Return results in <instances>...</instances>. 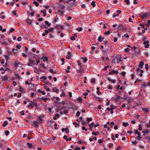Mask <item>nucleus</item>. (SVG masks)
<instances>
[{"label": "nucleus", "mask_w": 150, "mask_h": 150, "mask_svg": "<svg viewBox=\"0 0 150 150\" xmlns=\"http://www.w3.org/2000/svg\"><path fill=\"white\" fill-rule=\"evenodd\" d=\"M33 57H34L35 59H36V63H35V61L32 60L31 58H29V62L28 63V65L29 66H32V64H33L34 65L38 64L40 62V60L39 59H37V58L36 57L37 55L35 54H33Z\"/></svg>", "instance_id": "obj_1"}, {"label": "nucleus", "mask_w": 150, "mask_h": 150, "mask_svg": "<svg viewBox=\"0 0 150 150\" xmlns=\"http://www.w3.org/2000/svg\"><path fill=\"white\" fill-rule=\"evenodd\" d=\"M32 125L35 128L38 127L39 126V122L37 120H34L32 122Z\"/></svg>", "instance_id": "obj_2"}, {"label": "nucleus", "mask_w": 150, "mask_h": 150, "mask_svg": "<svg viewBox=\"0 0 150 150\" xmlns=\"http://www.w3.org/2000/svg\"><path fill=\"white\" fill-rule=\"evenodd\" d=\"M37 105L36 103L34 102L33 101H31L29 105L28 106L29 108H33L34 106H36Z\"/></svg>", "instance_id": "obj_3"}, {"label": "nucleus", "mask_w": 150, "mask_h": 150, "mask_svg": "<svg viewBox=\"0 0 150 150\" xmlns=\"http://www.w3.org/2000/svg\"><path fill=\"white\" fill-rule=\"evenodd\" d=\"M37 117L38 120L39 121V122L40 123H41L43 120V118L44 117L43 115H38L37 116Z\"/></svg>", "instance_id": "obj_4"}, {"label": "nucleus", "mask_w": 150, "mask_h": 150, "mask_svg": "<svg viewBox=\"0 0 150 150\" xmlns=\"http://www.w3.org/2000/svg\"><path fill=\"white\" fill-rule=\"evenodd\" d=\"M150 16V13H144L140 16L141 18L143 19L145 18H148L149 16Z\"/></svg>", "instance_id": "obj_5"}, {"label": "nucleus", "mask_w": 150, "mask_h": 150, "mask_svg": "<svg viewBox=\"0 0 150 150\" xmlns=\"http://www.w3.org/2000/svg\"><path fill=\"white\" fill-rule=\"evenodd\" d=\"M121 61L120 59L117 57H115L113 60V62L115 63H119Z\"/></svg>", "instance_id": "obj_6"}, {"label": "nucleus", "mask_w": 150, "mask_h": 150, "mask_svg": "<svg viewBox=\"0 0 150 150\" xmlns=\"http://www.w3.org/2000/svg\"><path fill=\"white\" fill-rule=\"evenodd\" d=\"M149 41H144L143 43V44L145 45L144 47L146 48H148L149 46Z\"/></svg>", "instance_id": "obj_7"}, {"label": "nucleus", "mask_w": 150, "mask_h": 150, "mask_svg": "<svg viewBox=\"0 0 150 150\" xmlns=\"http://www.w3.org/2000/svg\"><path fill=\"white\" fill-rule=\"evenodd\" d=\"M137 71L138 74H139V75L140 76H142V73L144 71L142 70H140L138 68L137 69Z\"/></svg>", "instance_id": "obj_8"}, {"label": "nucleus", "mask_w": 150, "mask_h": 150, "mask_svg": "<svg viewBox=\"0 0 150 150\" xmlns=\"http://www.w3.org/2000/svg\"><path fill=\"white\" fill-rule=\"evenodd\" d=\"M121 10H118L117 11V14H114L113 15V18H115L116 16H118L121 13Z\"/></svg>", "instance_id": "obj_9"}, {"label": "nucleus", "mask_w": 150, "mask_h": 150, "mask_svg": "<svg viewBox=\"0 0 150 150\" xmlns=\"http://www.w3.org/2000/svg\"><path fill=\"white\" fill-rule=\"evenodd\" d=\"M150 130L148 129H143V133L144 135H146L148 134Z\"/></svg>", "instance_id": "obj_10"}, {"label": "nucleus", "mask_w": 150, "mask_h": 150, "mask_svg": "<svg viewBox=\"0 0 150 150\" xmlns=\"http://www.w3.org/2000/svg\"><path fill=\"white\" fill-rule=\"evenodd\" d=\"M77 72L78 73H80V75L81 73H84V70L83 68H81V67H80V69H79L77 70Z\"/></svg>", "instance_id": "obj_11"}, {"label": "nucleus", "mask_w": 150, "mask_h": 150, "mask_svg": "<svg viewBox=\"0 0 150 150\" xmlns=\"http://www.w3.org/2000/svg\"><path fill=\"white\" fill-rule=\"evenodd\" d=\"M118 73V72L117 71L113 70L112 71L110 72H109V75L112 74H117Z\"/></svg>", "instance_id": "obj_12"}, {"label": "nucleus", "mask_w": 150, "mask_h": 150, "mask_svg": "<svg viewBox=\"0 0 150 150\" xmlns=\"http://www.w3.org/2000/svg\"><path fill=\"white\" fill-rule=\"evenodd\" d=\"M134 132L135 134H137L138 136H140L141 135V133L139 132L137 130L135 129L134 131Z\"/></svg>", "instance_id": "obj_13"}, {"label": "nucleus", "mask_w": 150, "mask_h": 150, "mask_svg": "<svg viewBox=\"0 0 150 150\" xmlns=\"http://www.w3.org/2000/svg\"><path fill=\"white\" fill-rule=\"evenodd\" d=\"M108 80L110 82H112L114 84L115 83V81L114 79H112L108 77Z\"/></svg>", "instance_id": "obj_14"}, {"label": "nucleus", "mask_w": 150, "mask_h": 150, "mask_svg": "<svg viewBox=\"0 0 150 150\" xmlns=\"http://www.w3.org/2000/svg\"><path fill=\"white\" fill-rule=\"evenodd\" d=\"M58 11L59 13V14L62 16H63L64 14V11H63L62 10L60 9H59Z\"/></svg>", "instance_id": "obj_15"}, {"label": "nucleus", "mask_w": 150, "mask_h": 150, "mask_svg": "<svg viewBox=\"0 0 150 150\" xmlns=\"http://www.w3.org/2000/svg\"><path fill=\"white\" fill-rule=\"evenodd\" d=\"M77 143L79 144H83L85 143V142L81 140H79L78 141Z\"/></svg>", "instance_id": "obj_16"}, {"label": "nucleus", "mask_w": 150, "mask_h": 150, "mask_svg": "<svg viewBox=\"0 0 150 150\" xmlns=\"http://www.w3.org/2000/svg\"><path fill=\"white\" fill-rule=\"evenodd\" d=\"M71 54L70 52H68V54L66 56V57L68 59H70L71 58Z\"/></svg>", "instance_id": "obj_17"}, {"label": "nucleus", "mask_w": 150, "mask_h": 150, "mask_svg": "<svg viewBox=\"0 0 150 150\" xmlns=\"http://www.w3.org/2000/svg\"><path fill=\"white\" fill-rule=\"evenodd\" d=\"M59 115L58 113L56 114L54 117H53V119L54 120H56L57 118H59Z\"/></svg>", "instance_id": "obj_18"}, {"label": "nucleus", "mask_w": 150, "mask_h": 150, "mask_svg": "<svg viewBox=\"0 0 150 150\" xmlns=\"http://www.w3.org/2000/svg\"><path fill=\"white\" fill-rule=\"evenodd\" d=\"M26 144L28 146L29 148H33V149L34 148V147L33 146L32 144L28 143Z\"/></svg>", "instance_id": "obj_19"}, {"label": "nucleus", "mask_w": 150, "mask_h": 150, "mask_svg": "<svg viewBox=\"0 0 150 150\" xmlns=\"http://www.w3.org/2000/svg\"><path fill=\"white\" fill-rule=\"evenodd\" d=\"M58 7L60 8L61 9H64L65 8V6L64 5H62L61 4H59Z\"/></svg>", "instance_id": "obj_20"}, {"label": "nucleus", "mask_w": 150, "mask_h": 150, "mask_svg": "<svg viewBox=\"0 0 150 150\" xmlns=\"http://www.w3.org/2000/svg\"><path fill=\"white\" fill-rule=\"evenodd\" d=\"M53 91L57 93H58L59 92V90L56 88L54 87L53 89Z\"/></svg>", "instance_id": "obj_21"}, {"label": "nucleus", "mask_w": 150, "mask_h": 150, "mask_svg": "<svg viewBox=\"0 0 150 150\" xmlns=\"http://www.w3.org/2000/svg\"><path fill=\"white\" fill-rule=\"evenodd\" d=\"M41 12L43 13V16H45L46 15V10L45 9H44L43 10H41Z\"/></svg>", "instance_id": "obj_22"}, {"label": "nucleus", "mask_w": 150, "mask_h": 150, "mask_svg": "<svg viewBox=\"0 0 150 150\" xmlns=\"http://www.w3.org/2000/svg\"><path fill=\"white\" fill-rule=\"evenodd\" d=\"M41 100H43L44 102H46V101L47 100H50V98H41Z\"/></svg>", "instance_id": "obj_23"}, {"label": "nucleus", "mask_w": 150, "mask_h": 150, "mask_svg": "<svg viewBox=\"0 0 150 150\" xmlns=\"http://www.w3.org/2000/svg\"><path fill=\"white\" fill-rule=\"evenodd\" d=\"M123 28V25L122 24H120L118 25V29L121 30Z\"/></svg>", "instance_id": "obj_24"}, {"label": "nucleus", "mask_w": 150, "mask_h": 150, "mask_svg": "<svg viewBox=\"0 0 150 150\" xmlns=\"http://www.w3.org/2000/svg\"><path fill=\"white\" fill-rule=\"evenodd\" d=\"M18 90L19 91L23 93L25 92L24 91L23 89L21 86H20L18 88Z\"/></svg>", "instance_id": "obj_25"}, {"label": "nucleus", "mask_w": 150, "mask_h": 150, "mask_svg": "<svg viewBox=\"0 0 150 150\" xmlns=\"http://www.w3.org/2000/svg\"><path fill=\"white\" fill-rule=\"evenodd\" d=\"M42 59H43V61L44 62H46L48 61L47 58L46 57H42Z\"/></svg>", "instance_id": "obj_26"}, {"label": "nucleus", "mask_w": 150, "mask_h": 150, "mask_svg": "<svg viewBox=\"0 0 150 150\" xmlns=\"http://www.w3.org/2000/svg\"><path fill=\"white\" fill-rule=\"evenodd\" d=\"M144 64V63L143 62H141L139 65V67L140 68H142Z\"/></svg>", "instance_id": "obj_27"}, {"label": "nucleus", "mask_w": 150, "mask_h": 150, "mask_svg": "<svg viewBox=\"0 0 150 150\" xmlns=\"http://www.w3.org/2000/svg\"><path fill=\"white\" fill-rule=\"evenodd\" d=\"M142 109L143 111L144 112H145V113H146L149 111V109L146 108H142Z\"/></svg>", "instance_id": "obj_28"}, {"label": "nucleus", "mask_w": 150, "mask_h": 150, "mask_svg": "<svg viewBox=\"0 0 150 150\" xmlns=\"http://www.w3.org/2000/svg\"><path fill=\"white\" fill-rule=\"evenodd\" d=\"M94 122H92L90 125H89V129L92 130V128L93 127V126L94 125Z\"/></svg>", "instance_id": "obj_29"}, {"label": "nucleus", "mask_w": 150, "mask_h": 150, "mask_svg": "<svg viewBox=\"0 0 150 150\" xmlns=\"http://www.w3.org/2000/svg\"><path fill=\"white\" fill-rule=\"evenodd\" d=\"M104 39V38H103L101 36H99L98 39V40L100 42H101L102 40Z\"/></svg>", "instance_id": "obj_30"}, {"label": "nucleus", "mask_w": 150, "mask_h": 150, "mask_svg": "<svg viewBox=\"0 0 150 150\" xmlns=\"http://www.w3.org/2000/svg\"><path fill=\"white\" fill-rule=\"evenodd\" d=\"M4 81H7L8 80V78L7 76H4L2 77Z\"/></svg>", "instance_id": "obj_31"}, {"label": "nucleus", "mask_w": 150, "mask_h": 150, "mask_svg": "<svg viewBox=\"0 0 150 150\" xmlns=\"http://www.w3.org/2000/svg\"><path fill=\"white\" fill-rule=\"evenodd\" d=\"M112 67L111 66H110L108 65L105 67L104 69H103V70H106L107 69L109 68H111Z\"/></svg>", "instance_id": "obj_32"}, {"label": "nucleus", "mask_w": 150, "mask_h": 150, "mask_svg": "<svg viewBox=\"0 0 150 150\" xmlns=\"http://www.w3.org/2000/svg\"><path fill=\"white\" fill-rule=\"evenodd\" d=\"M99 132H92V134L95 135H97L98 134H99Z\"/></svg>", "instance_id": "obj_33"}, {"label": "nucleus", "mask_w": 150, "mask_h": 150, "mask_svg": "<svg viewBox=\"0 0 150 150\" xmlns=\"http://www.w3.org/2000/svg\"><path fill=\"white\" fill-rule=\"evenodd\" d=\"M81 59L83 60V62H86L87 60V59L86 57H85V58L82 57V58H81Z\"/></svg>", "instance_id": "obj_34"}, {"label": "nucleus", "mask_w": 150, "mask_h": 150, "mask_svg": "<svg viewBox=\"0 0 150 150\" xmlns=\"http://www.w3.org/2000/svg\"><path fill=\"white\" fill-rule=\"evenodd\" d=\"M42 67L44 69L46 68V67H45L44 63H42V64H40V67Z\"/></svg>", "instance_id": "obj_35"}, {"label": "nucleus", "mask_w": 150, "mask_h": 150, "mask_svg": "<svg viewBox=\"0 0 150 150\" xmlns=\"http://www.w3.org/2000/svg\"><path fill=\"white\" fill-rule=\"evenodd\" d=\"M33 3L34 4H35L37 7H38L39 6V4L38 3L35 1H34Z\"/></svg>", "instance_id": "obj_36"}, {"label": "nucleus", "mask_w": 150, "mask_h": 150, "mask_svg": "<svg viewBox=\"0 0 150 150\" xmlns=\"http://www.w3.org/2000/svg\"><path fill=\"white\" fill-rule=\"evenodd\" d=\"M66 96V94L63 91L62 93L60 95V96L61 97L64 96Z\"/></svg>", "instance_id": "obj_37"}, {"label": "nucleus", "mask_w": 150, "mask_h": 150, "mask_svg": "<svg viewBox=\"0 0 150 150\" xmlns=\"http://www.w3.org/2000/svg\"><path fill=\"white\" fill-rule=\"evenodd\" d=\"M129 125L127 122H123V125L124 127H127Z\"/></svg>", "instance_id": "obj_38"}, {"label": "nucleus", "mask_w": 150, "mask_h": 150, "mask_svg": "<svg viewBox=\"0 0 150 150\" xmlns=\"http://www.w3.org/2000/svg\"><path fill=\"white\" fill-rule=\"evenodd\" d=\"M91 5L93 7H95L96 6L95 2V1H93L91 3Z\"/></svg>", "instance_id": "obj_39"}, {"label": "nucleus", "mask_w": 150, "mask_h": 150, "mask_svg": "<svg viewBox=\"0 0 150 150\" xmlns=\"http://www.w3.org/2000/svg\"><path fill=\"white\" fill-rule=\"evenodd\" d=\"M27 21V23L30 24H31V23L32 22V21L29 19H28Z\"/></svg>", "instance_id": "obj_40"}, {"label": "nucleus", "mask_w": 150, "mask_h": 150, "mask_svg": "<svg viewBox=\"0 0 150 150\" xmlns=\"http://www.w3.org/2000/svg\"><path fill=\"white\" fill-rule=\"evenodd\" d=\"M8 124V122L7 121H5L4 122V124H3V126L4 127H5Z\"/></svg>", "instance_id": "obj_41"}, {"label": "nucleus", "mask_w": 150, "mask_h": 150, "mask_svg": "<svg viewBox=\"0 0 150 150\" xmlns=\"http://www.w3.org/2000/svg\"><path fill=\"white\" fill-rule=\"evenodd\" d=\"M111 106V109H112V110H113L114 109H115V106L113 104L111 105H110Z\"/></svg>", "instance_id": "obj_42"}, {"label": "nucleus", "mask_w": 150, "mask_h": 150, "mask_svg": "<svg viewBox=\"0 0 150 150\" xmlns=\"http://www.w3.org/2000/svg\"><path fill=\"white\" fill-rule=\"evenodd\" d=\"M45 23L48 26H50L51 25V24L49 23L48 21H45Z\"/></svg>", "instance_id": "obj_43"}, {"label": "nucleus", "mask_w": 150, "mask_h": 150, "mask_svg": "<svg viewBox=\"0 0 150 150\" xmlns=\"http://www.w3.org/2000/svg\"><path fill=\"white\" fill-rule=\"evenodd\" d=\"M21 47V46L20 45H17L16 46V47L17 49H20Z\"/></svg>", "instance_id": "obj_44"}, {"label": "nucleus", "mask_w": 150, "mask_h": 150, "mask_svg": "<svg viewBox=\"0 0 150 150\" xmlns=\"http://www.w3.org/2000/svg\"><path fill=\"white\" fill-rule=\"evenodd\" d=\"M77 99L79 102H81L82 101V99L81 97H79V98H77Z\"/></svg>", "instance_id": "obj_45"}, {"label": "nucleus", "mask_w": 150, "mask_h": 150, "mask_svg": "<svg viewBox=\"0 0 150 150\" xmlns=\"http://www.w3.org/2000/svg\"><path fill=\"white\" fill-rule=\"evenodd\" d=\"M0 70L1 71H2V74H4L5 73V70H4V69L3 68H1L0 69Z\"/></svg>", "instance_id": "obj_46"}, {"label": "nucleus", "mask_w": 150, "mask_h": 150, "mask_svg": "<svg viewBox=\"0 0 150 150\" xmlns=\"http://www.w3.org/2000/svg\"><path fill=\"white\" fill-rule=\"evenodd\" d=\"M82 28L81 27L78 28L76 29L77 30H78L79 32L81 31L82 30Z\"/></svg>", "instance_id": "obj_47"}, {"label": "nucleus", "mask_w": 150, "mask_h": 150, "mask_svg": "<svg viewBox=\"0 0 150 150\" xmlns=\"http://www.w3.org/2000/svg\"><path fill=\"white\" fill-rule=\"evenodd\" d=\"M92 120V119L91 118H87V121L88 122L91 121Z\"/></svg>", "instance_id": "obj_48"}, {"label": "nucleus", "mask_w": 150, "mask_h": 150, "mask_svg": "<svg viewBox=\"0 0 150 150\" xmlns=\"http://www.w3.org/2000/svg\"><path fill=\"white\" fill-rule=\"evenodd\" d=\"M139 128L138 129L139 131H141L142 129V125H139Z\"/></svg>", "instance_id": "obj_49"}, {"label": "nucleus", "mask_w": 150, "mask_h": 150, "mask_svg": "<svg viewBox=\"0 0 150 150\" xmlns=\"http://www.w3.org/2000/svg\"><path fill=\"white\" fill-rule=\"evenodd\" d=\"M77 63H78V64L79 66H80V67H81L82 66H81V62H80V61L79 60H78L77 61Z\"/></svg>", "instance_id": "obj_50"}, {"label": "nucleus", "mask_w": 150, "mask_h": 150, "mask_svg": "<svg viewBox=\"0 0 150 150\" xmlns=\"http://www.w3.org/2000/svg\"><path fill=\"white\" fill-rule=\"evenodd\" d=\"M113 144L112 143H110L109 144H108V146L109 148H111L113 146Z\"/></svg>", "instance_id": "obj_51"}, {"label": "nucleus", "mask_w": 150, "mask_h": 150, "mask_svg": "<svg viewBox=\"0 0 150 150\" xmlns=\"http://www.w3.org/2000/svg\"><path fill=\"white\" fill-rule=\"evenodd\" d=\"M126 72L125 71H123L121 73V74L123 76H125Z\"/></svg>", "instance_id": "obj_52"}, {"label": "nucleus", "mask_w": 150, "mask_h": 150, "mask_svg": "<svg viewBox=\"0 0 150 150\" xmlns=\"http://www.w3.org/2000/svg\"><path fill=\"white\" fill-rule=\"evenodd\" d=\"M9 133V132L8 130L6 131L5 134L6 136H8Z\"/></svg>", "instance_id": "obj_53"}, {"label": "nucleus", "mask_w": 150, "mask_h": 150, "mask_svg": "<svg viewBox=\"0 0 150 150\" xmlns=\"http://www.w3.org/2000/svg\"><path fill=\"white\" fill-rule=\"evenodd\" d=\"M91 82L92 83H94L95 82V79L94 78H92L91 80Z\"/></svg>", "instance_id": "obj_54"}, {"label": "nucleus", "mask_w": 150, "mask_h": 150, "mask_svg": "<svg viewBox=\"0 0 150 150\" xmlns=\"http://www.w3.org/2000/svg\"><path fill=\"white\" fill-rule=\"evenodd\" d=\"M132 143L133 145H136L137 143V141H133L132 142Z\"/></svg>", "instance_id": "obj_55"}, {"label": "nucleus", "mask_w": 150, "mask_h": 150, "mask_svg": "<svg viewBox=\"0 0 150 150\" xmlns=\"http://www.w3.org/2000/svg\"><path fill=\"white\" fill-rule=\"evenodd\" d=\"M107 88L108 89H112V86L111 85H109L108 86Z\"/></svg>", "instance_id": "obj_56"}, {"label": "nucleus", "mask_w": 150, "mask_h": 150, "mask_svg": "<svg viewBox=\"0 0 150 150\" xmlns=\"http://www.w3.org/2000/svg\"><path fill=\"white\" fill-rule=\"evenodd\" d=\"M15 76H16V77L17 78L20 79V77L19 76V75L18 74H15Z\"/></svg>", "instance_id": "obj_57"}, {"label": "nucleus", "mask_w": 150, "mask_h": 150, "mask_svg": "<svg viewBox=\"0 0 150 150\" xmlns=\"http://www.w3.org/2000/svg\"><path fill=\"white\" fill-rule=\"evenodd\" d=\"M40 79H43L44 80H45L47 79V77L45 76H41L40 77Z\"/></svg>", "instance_id": "obj_58"}, {"label": "nucleus", "mask_w": 150, "mask_h": 150, "mask_svg": "<svg viewBox=\"0 0 150 150\" xmlns=\"http://www.w3.org/2000/svg\"><path fill=\"white\" fill-rule=\"evenodd\" d=\"M64 24L67 26L69 27L70 26V24L69 23H67L66 22L64 23Z\"/></svg>", "instance_id": "obj_59"}, {"label": "nucleus", "mask_w": 150, "mask_h": 150, "mask_svg": "<svg viewBox=\"0 0 150 150\" xmlns=\"http://www.w3.org/2000/svg\"><path fill=\"white\" fill-rule=\"evenodd\" d=\"M146 126L148 128L150 127V124L148 123H146Z\"/></svg>", "instance_id": "obj_60"}, {"label": "nucleus", "mask_w": 150, "mask_h": 150, "mask_svg": "<svg viewBox=\"0 0 150 150\" xmlns=\"http://www.w3.org/2000/svg\"><path fill=\"white\" fill-rule=\"evenodd\" d=\"M125 2L128 5L129 4V0H125Z\"/></svg>", "instance_id": "obj_61"}, {"label": "nucleus", "mask_w": 150, "mask_h": 150, "mask_svg": "<svg viewBox=\"0 0 150 150\" xmlns=\"http://www.w3.org/2000/svg\"><path fill=\"white\" fill-rule=\"evenodd\" d=\"M130 50V49L129 48H127L125 49V51L126 52H129Z\"/></svg>", "instance_id": "obj_62"}, {"label": "nucleus", "mask_w": 150, "mask_h": 150, "mask_svg": "<svg viewBox=\"0 0 150 150\" xmlns=\"http://www.w3.org/2000/svg\"><path fill=\"white\" fill-rule=\"evenodd\" d=\"M110 33V31H108L107 32H106L105 33V35H109Z\"/></svg>", "instance_id": "obj_63"}, {"label": "nucleus", "mask_w": 150, "mask_h": 150, "mask_svg": "<svg viewBox=\"0 0 150 150\" xmlns=\"http://www.w3.org/2000/svg\"><path fill=\"white\" fill-rule=\"evenodd\" d=\"M145 139H147L149 140H150V136H147L145 137Z\"/></svg>", "instance_id": "obj_64"}]
</instances>
